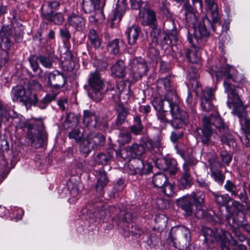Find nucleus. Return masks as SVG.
<instances>
[{
    "label": "nucleus",
    "instance_id": "393cba45",
    "mask_svg": "<svg viewBox=\"0 0 250 250\" xmlns=\"http://www.w3.org/2000/svg\"><path fill=\"white\" fill-rule=\"evenodd\" d=\"M11 34L12 31L9 27L2 26L0 30V40L1 45L6 49H9L12 45V42L9 39Z\"/></svg>",
    "mask_w": 250,
    "mask_h": 250
},
{
    "label": "nucleus",
    "instance_id": "aec40b11",
    "mask_svg": "<svg viewBox=\"0 0 250 250\" xmlns=\"http://www.w3.org/2000/svg\"><path fill=\"white\" fill-rule=\"evenodd\" d=\"M12 99L13 101H19L24 104L30 101L29 94L21 86H17L13 89Z\"/></svg>",
    "mask_w": 250,
    "mask_h": 250
},
{
    "label": "nucleus",
    "instance_id": "e2e57ef3",
    "mask_svg": "<svg viewBox=\"0 0 250 250\" xmlns=\"http://www.w3.org/2000/svg\"><path fill=\"white\" fill-rule=\"evenodd\" d=\"M60 36L65 43L69 41L71 38V34L69 30L66 27H63L60 30Z\"/></svg>",
    "mask_w": 250,
    "mask_h": 250
},
{
    "label": "nucleus",
    "instance_id": "de8ad7c7",
    "mask_svg": "<svg viewBox=\"0 0 250 250\" xmlns=\"http://www.w3.org/2000/svg\"><path fill=\"white\" fill-rule=\"evenodd\" d=\"M212 100H201V106L202 110L208 112L214 110L215 106L212 103Z\"/></svg>",
    "mask_w": 250,
    "mask_h": 250
},
{
    "label": "nucleus",
    "instance_id": "473e14b6",
    "mask_svg": "<svg viewBox=\"0 0 250 250\" xmlns=\"http://www.w3.org/2000/svg\"><path fill=\"white\" fill-rule=\"evenodd\" d=\"M88 38L91 44L95 48H99L102 43L101 37L93 29L89 30Z\"/></svg>",
    "mask_w": 250,
    "mask_h": 250
},
{
    "label": "nucleus",
    "instance_id": "09e8293b",
    "mask_svg": "<svg viewBox=\"0 0 250 250\" xmlns=\"http://www.w3.org/2000/svg\"><path fill=\"white\" fill-rule=\"evenodd\" d=\"M94 148L87 139L83 141L80 145L81 152L85 155H88Z\"/></svg>",
    "mask_w": 250,
    "mask_h": 250
},
{
    "label": "nucleus",
    "instance_id": "a19ab883",
    "mask_svg": "<svg viewBox=\"0 0 250 250\" xmlns=\"http://www.w3.org/2000/svg\"><path fill=\"white\" fill-rule=\"evenodd\" d=\"M155 227L159 229H164L167 222V217L163 214H157L155 218Z\"/></svg>",
    "mask_w": 250,
    "mask_h": 250
},
{
    "label": "nucleus",
    "instance_id": "3c124183",
    "mask_svg": "<svg viewBox=\"0 0 250 250\" xmlns=\"http://www.w3.org/2000/svg\"><path fill=\"white\" fill-rule=\"evenodd\" d=\"M214 97L212 88L207 87L202 90L201 100H213Z\"/></svg>",
    "mask_w": 250,
    "mask_h": 250
},
{
    "label": "nucleus",
    "instance_id": "603ef678",
    "mask_svg": "<svg viewBox=\"0 0 250 250\" xmlns=\"http://www.w3.org/2000/svg\"><path fill=\"white\" fill-rule=\"evenodd\" d=\"M169 123L176 129L181 128L188 124V123L176 118H173V120L169 121Z\"/></svg>",
    "mask_w": 250,
    "mask_h": 250
},
{
    "label": "nucleus",
    "instance_id": "0eeeda50",
    "mask_svg": "<svg viewBox=\"0 0 250 250\" xmlns=\"http://www.w3.org/2000/svg\"><path fill=\"white\" fill-rule=\"evenodd\" d=\"M202 232L207 241L213 243L216 241L220 245L223 242V240L229 235V233L221 228H216L214 230L208 227L202 228Z\"/></svg>",
    "mask_w": 250,
    "mask_h": 250
},
{
    "label": "nucleus",
    "instance_id": "338daca9",
    "mask_svg": "<svg viewBox=\"0 0 250 250\" xmlns=\"http://www.w3.org/2000/svg\"><path fill=\"white\" fill-rule=\"evenodd\" d=\"M231 79L233 82L236 83H243L245 81L244 76L239 73L236 70L232 74L230 80Z\"/></svg>",
    "mask_w": 250,
    "mask_h": 250
},
{
    "label": "nucleus",
    "instance_id": "20e7f679",
    "mask_svg": "<svg viewBox=\"0 0 250 250\" xmlns=\"http://www.w3.org/2000/svg\"><path fill=\"white\" fill-rule=\"evenodd\" d=\"M191 234L189 229L186 227H178L170 232L171 244L175 248L183 250L190 243Z\"/></svg>",
    "mask_w": 250,
    "mask_h": 250
},
{
    "label": "nucleus",
    "instance_id": "7c9ffc66",
    "mask_svg": "<svg viewBox=\"0 0 250 250\" xmlns=\"http://www.w3.org/2000/svg\"><path fill=\"white\" fill-rule=\"evenodd\" d=\"M223 84L225 88V91L227 93L229 99H231L232 101H238L240 99L236 91V88L234 85L229 83L227 81H224Z\"/></svg>",
    "mask_w": 250,
    "mask_h": 250
},
{
    "label": "nucleus",
    "instance_id": "37998d69",
    "mask_svg": "<svg viewBox=\"0 0 250 250\" xmlns=\"http://www.w3.org/2000/svg\"><path fill=\"white\" fill-rule=\"evenodd\" d=\"M164 39L167 44L171 45H175L178 42V37L177 36V31L176 30H172L168 33L165 37Z\"/></svg>",
    "mask_w": 250,
    "mask_h": 250
},
{
    "label": "nucleus",
    "instance_id": "a18cd8bd",
    "mask_svg": "<svg viewBox=\"0 0 250 250\" xmlns=\"http://www.w3.org/2000/svg\"><path fill=\"white\" fill-rule=\"evenodd\" d=\"M134 124L129 127L131 132L134 135H137L141 132V119L137 116L134 119Z\"/></svg>",
    "mask_w": 250,
    "mask_h": 250
},
{
    "label": "nucleus",
    "instance_id": "9b49d317",
    "mask_svg": "<svg viewBox=\"0 0 250 250\" xmlns=\"http://www.w3.org/2000/svg\"><path fill=\"white\" fill-rule=\"evenodd\" d=\"M142 8H143V21L142 24L150 26H157L156 13L153 10L147 2H142Z\"/></svg>",
    "mask_w": 250,
    "mask_h": 250
},
{
    "label": "nucleus",
    "instance_id": "c03bdc74",
    "mask_svg": "<svg viewBox=\"0 0 250 250\" xmlns=\"http://www.w3.org/2000/svg\"><path fill=\"white\" fill-rule=\"evenodd\" d=\"M167 161L168 162L167 163L168 167L166 171L170 175H174L178 171L176 161L173 158H167Z\"/></svg>",
    "mask_w": 250,
    "mask_h": 250
},
{
    "label": "nucleus",
    "instance_id": "39448f33",
    "mask_svg": "<svg viewBox=\"0 0 250 250\" xmlns=\"http://www.w3.org/2000/svg\"><path fill=\"white\" fill-rule=\"evenodd\" d=\"M88 83L91 88L88 93L89 97L96 102L100 101L103 98L101 90L104 88V84L97 71L90 73Z\"/></svg>",
    "mask_w": 250,
    "mask_h": 250
},
{
    "label": "nucleus",
    "instance_id": "6ab92c4d",
    "mask_svg": "<svg viewBox=\"0 0 250 250\" xmlns=\"http://www.w3.org/2000/svg\"><path fill=\"white\" fill-rule=\"evenodd\" d=\"M203 118H208V125L211 127L212 125H214L218 130L219 132H221L222 129L228 127L223 121L222 118L220 116L218 112H216L214 114H211L209 116H204Z\"/></svg>",
    "mask_w": 250,
    "mask_h": 250
},
{
    "label": "nucleus",
    "instance_id": "dca6fc26",
    "mask_svg": "<svg viewBox=\"0 0 250 250\" xmlns=\"http://www.w3.org/2000/svg\"><path fill=\"white\" fill-rule=\"evenodd\" d=\"M177 203L178 206L184 211L186 216H190L193 213L195 214V212H197V210L195 211L193 209L194 204L187 195L178 199Z\"/></svg>",
    "mask_w": 250,
    "mask_h": 250
},
{
    "label": "nucleus",
    "instance_id": "7ed1b4c3",
    "mask_svg": "<svg viewBox=\"0 0 250 250\" xmlns=\"http://www.w3.org/2000/svg\"><path fill=\"white\" fill-rule=\"evenodd\" d=\"M152 105L155 108L164 111L169 109L173 118H176L188 123V114L185 110L179 108L175 101L164 102L162 99L156 98L152 102Z\"/></svg>",
    "mask_w": 250,
    "mask_h": 250
},
{
    "label": "nucleus",
    "instance_id": "69168bd1",
    "mask_svg": "<svg viewBox=\"0 0 250 250\" xmlns=\"http://www.w3.org/2000/svg\"><path fill=\"white\" fill-rule=\"evenodd\" d=\"M70 139H74L76 142L80 141L83 138V133L77 129H73L68 134Z\"/></svg>",
    "mask_w": 250,
    "mask_h": 250
},
{
    "label": "nucleus",
    "instance_id": "c756f323",
    "mask_svg": "<svg viewBox=\"0 0 250 250\" xmlns=\"http://www.w3.org/2000/svg\"><path fill=\"white\" fill-rule=\"evenodd\" d=\"M111 72L114 77L123 78L125 76V65L121 60L118 61L111 67Z\"/></svg>",
    "mask_w": 250,
    "mask_h": 250
},
{
    "label": "nucleus",
    "instance_id": "2f4dec72",
    "mask_svg": "<svg viewBox=\"0 0 250 250\" xmlns=\"http://www.w3.org/2000/svg\"><path fill=\"white\" fill-rule=\"evenodd\" d=\"M97 118L94 113L88 110H84L83 115V123L86 126L95 127L96 125Z\"/></svg>",
    "mask_w": 250,
    "mask_h": 250
},
{
    "label": "nucleus",
    "instance_id": "5701e85b",
    "mask_svg": "<svg viewBox=\"0 0 250 250\" xmlns=\"http://www.w3.org/2000/svg\"><path fill=\"white\" fill-rule=\"evenodd\" d=\"M86 139L94 148L104 146L105 142V137L103 134L93 132L87 135Z\"/></svg>",
    "mask_w": 250,
    "mask_h": 250
},
{
    "label": "nucleus",
    "instance_id": "72a5a7b5",
    "mask_svg": "<svg viewBox=\"0 0 250 250\" xmlns=\"http://www.w3.org/2000/svg\"><path fill=\"white\" fill-rule=\"evenodd\" d=\"M167 181V178L165 174L162 172H158L153 177L152 183L156 188H163Z\"/></svg>",
    "mask_w": 250,
    "mask_h": 250
},
{
    "label": "nucleus",
    "instance_id": "052dcab7",
    "mask_svg": "<svg viewBox=\"0 0 250 250\" xmlns=\"http://www.w3.org/2000/svg\"><path fill=\"white\" fill-rule=\"evenodd\" d=\"M140 146L137 144H134L132 146L126 147L125 150H122L121 151V155H123L124 153L126 151H129L131 155L134 154L135 155H139Z\"/></svg>",
    "mask_w": 250,
    "mask_h": 250
},
{
    "label": "nucleus",
    "instance_id": "a211bd4d",
    "mask_svg": "<svg viewBox=\"0 0 250 250\" xmlns=\"http://www.w3.org/2000/svg\"><path fill=\"white\" fill-rule=\"evenodd\" d=\"M48 83L52 87L59 89L62 87L65 83V78L60 73H50L48 76Z\"/></svg>",
    "mask_w": 250,
    "mask_h": 250
},
{
    "label": "nucleus",
    "instance_id": "c85d7f7f",
    "mask_svg": "<svg viewBox=\"0 0 250 250\" xmlns=\"http://www.w3.org/2000/svg\"><path fill=\"white\" fill-rule=\"evenodd\" d=\"M120 223L119 225L125 231L128 230V224L131 222L133 217L132 213L130 211L125 212L124 211H120L119 216Z\"/></svg>",
    "mask_w": 250,
    "mask_h": 250
},
{
    "label": "nucleus",
    "instance_id": "0e129e2a",
    "mask_svg": "<svg viewBox=\"0 0 250 250\" xmlns=\"http://www.w3.org/2000/svg\"><path fill=\"white\" fill-rule=\"evenodd\" d=\"M184 136L182 131L175 130L171 133L170 140L173 143H176L178 140L183 138Z\"/></svg>",
    "mask_w": 250,
    "mask_h": 250
},
{
    "label": "nucleus",
    "instance_id": "f257e3e1",
    "mask_svg": "<svg viewBox=\"0 0 250 250\" xmlns=\"http://www.w3.org/2000/svg\"><path fill=\"white\" fill-rule=\"evenodd\" d=\"M183 8L185 10V15L187 22L191 26V29L194 32V35L192 37L189 33V30L188 29V39L192 47L196 49L202 48L207 39L209 33L207 30L205 21L200 22L197 27L195 26L197 22V17L194 12V8L189 4V0H187L183 5Z\"/></svg>",
    "mask_w": 250,
    "mask_h": 250
},
{
    "label": "nucleus",
    "instance_id": "5fc2aeb1",
    "mask_svg": "<svg viewBox=\"0 0 250 250\" xmlns=\"http://www.w3.org/2000/svg\"><path fill=\"white\" fill-rule=\"evenodd\" d=\"M209 163L211 174L222 170L221 165L217 161L211 159L209 160Z\"/></svg>",
    "mask_w": 250,
    "mask_h": 250
},
{
    "label": "nucleus",
    "instance_id": "6e6d98bb",
    "mask_svg": "<svg viewBox=\"0 0 250 250\" xmlns=\"http://www.w3.org/2000/svg\"><path fill=\"white\" fill-rule=\"evenodd\" d=\"M162 188L163 193L168 197H172L175 193L173 186L167 182Z\"/></svg>",
    "mask_w": 250,
    "mask_h": 250
},
{
    "label": "nucleus",
    "instance_id": "f03ea898",
    "mask_svg": "<svg viewBox=\"0 0 250 250\" xmlns=\"http://www.w3.org/2000/svg\"><path fill=\"white\" fill-rule=\"evenodd\" d=\"M13 123L16 124V126L17 127L22 128H27V136L29 140H30L32 146L36 147H41L44 143V138H46L45 134L41 131L44 129V125L42 122H40L39 124L42 126L40 130H37L31 124L24 122V120L19 118L13 119Z\"/></svg>",
    "mask_w": 250,
    "mask_h": 250
},
{
    "label": "nucleus",
    "instance_id": "f8f14e48",
    "mask_svg": "<svg viewBox=\"0 0 250 250\" xmlns=\"http://www.w3.org/2000/svg\"><path fill=\"white\" fill-rule=\"evenodd\" d=\"M230 217L229 215L226 216V219L228 223L234 228L235 229V233L236 236L239 238L241 241H243L245 239L243 235L238 231L237 228L241 227L244 223H245L246 216L243 212L236 213V215L232 218V223L230 222Z\"/></svg>",
    "mask_w": 250,
    "mask_h": 250
},
{
    "label": "nucleus",
    "instance_id": "e433bc0d",
    "mask_svg": "<svg viewBox=\"0 0 250 250\" xmlns=\"http://www.w3.org/2000/svg\"><path fill=\"white\" fill-rule=\"evenodd\" d=\"M82 7L84 11L86 13H90L96 9L103 8L91 0H83Z\"/></svg>",
    "mask_w": 250,
    "mask_h": 250
},
{
    "label": "nucleus",
    "instance_id": "bf43d9fd",
    "mask_svg": "<svg viewBox=\"0 0 250 250\" xmlns=\"http://www.w3.org/2000/svg\"><path fill=\"white\" fill-rule=\"evenodd\" d=\"M167 158H158L155 161L156 167L160 170L166 171L167 169Z\"/></svg>",
    "mask_w": 250,
    "mask_h": 250
},
{
    "label": "nucleus",
    "instance_id": "4c0bfd02",
    "mask_svg": "<svg viewBox=\"0 0 250 250\" xmlns=\"http://www.w3.org/2000/svg\"><path fill=\"white\" fill-rule=\"evenodd\" d=\"M224 188L227 191L230 193L232 197H236L238 195V192L240 190L238 186H236L230 180H227L224 185Z\"/></svg>",
    "mask_w": 250,
    "mask_h": 250
},
{
    "label": "nucleus",
    "instance_id": "4be33fe9",
    "mask_svg": "<svg viewBox=\"0 0 250 250\" xmlns=\"http://www.w3.org/2000/svg\"><path fill=\"white\" fill-rule=\"evenodd\" d=\"M154 149L152 140L149 138L147 132H144L142 127V155L144 153H151Z\"/></svg>",
    "mask_w": 250,
    "mask_h": 250
},
{
    "label": "nucleus",
    "instance_id": "680f3d73",
    "mask_svg": "<svg viewBox=\"0 0 250 250\" xmlns=\"http://www.w3.org/2000/svg\"><path fill=\"white\" fill-rule=\"evenodd\" d=\"M153 165L151 162L147 161L143 164L142 175H147L152 172Z\"/></svg>",
    "mask_w": 250,
    "mask_h": 250
},
{
    "label": "nucleus",
    "instance_id": "423d86ee",
    "mask_svg": "<svg viewBox=\"0 0 250 250\" xmlns=\"http://www.w3.org/2000/svg\"><path fill=\"white\" fill-rule=\"evenodd\" d=\"M112 95V99L115 102V105L118 104L126 103L130 96L129 86L124 81L118 82L115 89H112L108 91Z\"/></svg>",
    "mask_w": 250,
    "mask_h": 250
},
{
    "label": "nucleus",
    "instance_id": "49530a36",
    "mask_svg": "<svg viewBox=\"0 0 250 250\" xmlns=\"http://www.w3.org/2000/svg\"><path fill=\"white\" fill-rule=\"evenodd\" d=\"M111 156L108 153H100L98 154L96 158V161L102 165H106L110 160Z\"/></svg>",
    "mask_w": 250,
    "mask_h": 250
},
{
    "label": "nucleus",
    "instance_id": "58836bf2",
    "mask_svg": "<svg viewBox=\"0 0 250 250\" xmlns=\"http://www.w3.org/2000/svg\"><path fill=\"white\" fill-rule=\"evenodd\" d=\"M214 200L219 206H224L232 200V199L228 194H214Z\"/></svg>",
    "mask_w": 250,
    "mask_h": 250
},
{
    "label": "nucleus",
    "instance_id": "2eb2a0df",
    "mask_svg": "<svg viewBox=\"0 0 250 250\" xmlns=\"http://www.w3.org/2000/svg\"><path fill=\"white\" fill-rule=\"evenodd\" d=\"M125 2V0H119L116 8L109 20L111 27L113 28L115 24H118L121 21L126 9V4Z\"/></svg>",
    "mask_w": 250,
    "mask_h": 250
},
{
    "label": "nucleus",
    "instance_id": "f3484780",
    "mask_svg": "<svg viewBox=\"0 0 250 250\" xmlns=\"http://www.w3.org/2000/svg\"><path fill=\"white\" fill-rule=\"evenodd\" d=\"M192 185V179L190 171H188L187 168L182 170V172L177 180V186L180 189L189 188Z\"/></svg>",
    "mask_w": 250,
    "mask_h": 250
},
{
    "label": "nucleus",
    "instance_id": "c9c22d12",
    "mask_svg": "<svg viewBox=\"0 0 250 250\" xmlns=\"http://www.w3.org/2000/svg\"><path fill=\"white\" fill-rule=\"evenodd\" d=\"M115 107L118 114L116 123L118 125H121L124 121L125 117L127 115L128 111L122 104H118L116 105Z\"/></svg>",
    "mask_w": 250,
    "mask_h": 250
},
{
    "label": "nucleus",
    "instance_id": "9d476101",
    "mask_svg": "<svg viewBox=\"0 0 250 250\" xmlns=\"http://www.w3.org/2000/svg\"><path fill=\"white\" fill-rule=\"evenodd\" d=\"M207 6L208 12L210 14V19L211 22L210 20L207 19V20L210 23V25L213 31H215V25L220 24L219 22V15L218 12V7L216 0H204Z\"/></svg>",
    "mask_w": 250,
    "mask_h": 250
},
{
    "label": "nucleus",
    "instance_id": "4468645a",
    "mask_svg": "<svg viewBox=\"0 0 250 250\" xmlns=\"http://www.w3.org/2000/svg\"><path fill=\"white\" fill-rule=\"evenodd\" d=\"M95 173L97 176L96 190L98 195L102 196L104 194L103 189L107 185L109 180L106 172L103 168L96 170Z\"/></svg>",
    "mask_w": 250,
    "mask_h": 250
},
{
    "label": "nucleus",
    "instance_id": "79ce46f5",
    "mask_svg": "<svg viewBox=\"0 0 250 250\" xmlns=\"http://www.w3.org/2000/svg\"><path fill=\"white\" fill-rule=\"evenodd\" d=\"M57 94L52 93L48 94L44 97L38 104V107L41 109H45L50 103L54 101L56 98Z\"/></svg>",
    "mask_w": 250,
    "mask_h": 250
},
{
    "label": "nucleus",
    "instance_id": "ea45409f",
    "mask_svg": "<svg viewBox=\"0 0 250 250\" xmlns=\"http://www.w3.org/2000/svg\"><path fill=\"white\" fill-rule=\"evenodd\" d=\"M45 18L49 21H52L55 24H61L64 21V17L62 13L51 12L46 15Z\"/></svg>",
    "mask_w": 250,
    "mask_h": 250
},
{
    "label": "nucleus",
    "instance_id": "ddd939ff",
    "mask_svg": "<svg viewBox=\"0 0 250 250\" xmlns=\"http://www.w3.org/2000/svg\"><path fill=\"white\" fill-rule=\"evenodd\" d=\"M159 83L164 85L166 90L165 99H162L163 102L175 101L177 99V94L175 87L171 84L170 77L161 78L159 80Z\"/></svg>",
    "mask_w": 250,
    "mask_h": 250
},
{
    "label": "nucleus",
    "instance_id": "b1692460",
    "mask_svg": "<svg viewBox=\"0 0 250 250\" xmlns=\"http://www.w3.org/2000/svg\"><path fill=\"white\" fill-rule=\"evenodd\" d=\"M67 22L69 25L77 30H83L85 25V21L83 18L74 13L68 17Z\"/></svg>",
    "mask_w": 250,
    "mask_h": 250
},
{
    "label": "nucleus",
    "instance_id": "bb28decb",
    "mask_svg": "<svg viewBox=\"0 0 250 250\" xmlns=\"http://www.w3.org/2000/svg\"><path fill=\"white\" fill-rule=\"evenodd\" d=\"M140 29L139 26L132 25L127 29L125 32L129 44L134 45L140 36Z\"/></svg>",
    "mask_w": 250,
    "mask_h": 250
},
{
    "label": "nucleus",
    "instance_id": "8fccbe9b",
    "mask_svg": "<svg viewBox=\"0 0 250 250\" xmlns=\"http://www.w3.org/2000/svg\"><path fill=\"white\" fill-rule=\"evenodd\" d=\"M38 60L43 66L47 68H50L52 67V61L50 57L43 55H40L38 57Z\"/></svg>",
    "mask_w": 250,
    "mask_h": 250
},
{
    "label": "nucleus",
    "instance_id": "412c9836",
    "mask_svg": "<svg viewBox=\"0 0 250 250\" xmlns=\"http://www.w3.org/2000/svg\"><path fill=\"white\" fill-rule=\"evenodd\" d=\"M232 104L233 106L232 113L238 116L240 119V123L242 125L243 119L246 117V106L243 104L240 99L238 101H232Z\"/></svg>",
    "mask_w": 250,
    "mask_h": 250
},
{
    "label": "nucleus",
    "instance_id": "6e6552de",
    "mask_svg": "<svg viewBox=\"0 0 250 250\" xmlns=\"http://www.w3.org/2000/svg\"><path fill=\"white\" fill-rule=\"evenodd\" d=\"M190 198L196 208V212L195 215L198 218H202L204 216L203 206L205 199V193L200 190L192 192L190 195H187Z\"/></svg>",
    "mask_w": 250,
    "mask_h": 250
},
{
    "label": "nucleus",
    "instance_id": "1a4fd4ad",
    "mask_svg": "<svg viewBox=\"0 0 250 250\" xmlns=\"http://www.w3.org/2000/svg\"><path fill=\"white\" fill-rule=\"evenodd\" d=\"M208 118H203L202 127L196 129L197 133L201 139L202 143L207 146L212 144L211 137L212 134V129L208 125Z\"/></svg>",
    "mask_w": 250,
    "mask_h": 250
},
{
    "label": "nucleus",
    "instance_id": "4d7b16f0",
    "mask_svg": "<svg viewBox=\"0 0 250 250\" xmlns=\"http://www.w3.org/2000/svg\"><path fill=\"white\" fill-rule=\"evenodd\" d=\"M220 157L222 162L229 166L232 160V155L227 150H221L220 152Z\"/></svg>",
    "mask_w": 250,
    "mask_h": 250
},
{
    "label": "nucleus",
    "instance_id": "a878e982",
    "mask_svg": "<svg viewBox=\"0 0 250 250\" xmlns=\"http://www.w3.org/2000/svg\"><path fill=\"white\" fill-rule=\"evenodd\" d=\"M106 48L111 54L116 55L125 48V42L119 39H115L108 42Z\"/></svg>",
    "mask_w": 250,
    "mask_h": 250
},
{
    "label": "nucleus",
    "instance_id": "864d4df0",
    "mask_svg": "<svg viewBox=\"0 0 250 250\" xmlns=\"http://www.w3.org/2000/svg\"><path fill=\"white\" fill-rule=\"evenodd\" d=\"M235 71V69L232 66L226 65V66L222 69L223 75L226 78V81L229 80L231 79L232 74Z\"/></svg>",
    "mask_w": 250,
    "mask_h": 250
},
{
    "label": "nucleus",
    "instance_id": "774afa93",
    "mask_svg": "<svg viewBox=\"0 0 250 250\" xmlns=\"http://www.w3.org/2000/svg\"><path fill=\"white\" fill-rule=\"evenodd\" d=\"M228 243L229 239L227 236L224 240H223V242L220 244V248L222 250H239L240 245L237 246V247L231 248L228 246Z\"/></svg>",
    "mask_w": 250,
    "mask_h": 250
},
{
    "label": "nucleus",
    "instance_id": "cd10ccee",
    "mask_svg": "<svg viewBox=\"0 0 250 250\" xmlns=\"http://www.w3.org/2000/svg\"><path fill=\"white\" fill-rule=\"evenodd\" d=\"M219 136L221 141L224 144H226L229 146H234L235 144V139L230 133L228 127L222 129L221 132H219Z\"/></svg>",
    "mask_w": 250,
    "mask_h": 250
},
{
    "label": "nucleus",
    "instance_id": "f704fd0d",
    "mask_svg": "<svg viewBox=\"0 0 250 250\" xmlns=\"http://www.w3.org/2000/svg\"><path fill=\"white\" fill-rule=\"evenodd\" d=\"M183 159L185 160V162L183 165V170H185V168H187L188 171H190V168H193V167L198 162L196 159H195L192 154L189 153H187L186 156Z\"/></svg>",
    "mask_w": 250,
    "mask_h": 250
},
{
    "label": "nucleus",
    "instance_id": "13d9d810",
    "mask_svg": "<svg viewBox=\"0 0 250 250\" xmlns=\"http://www.w3.org/2000/svg\"><path fill=\"white\" fill-rule=\"evenodd\" d=\"M210 175L214 181L219 185H223L225 179V175L222 172V170L210 174Z\"/></svg>",
    "mask_w": 250,
    "mask_h": 250
}]
</instances>
